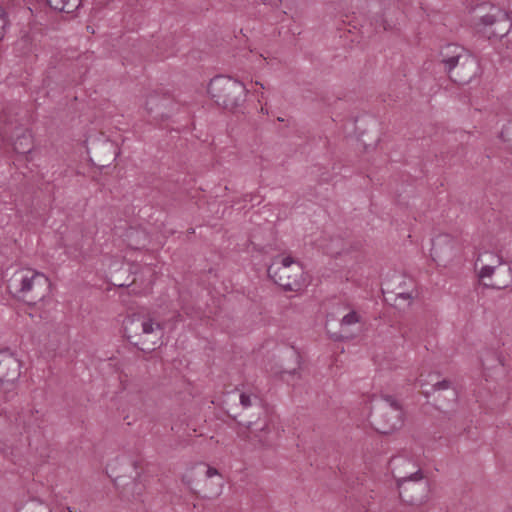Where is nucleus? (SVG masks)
Instances as JSON below:
<instances>
[{
	"label": "nucleus",
	"instance_id": "bb28decb",
	"mask_svg": "<svg viewBox=\"0 0 512 512\" xmlns=\"http://www.w3.org/2000/svg\"><path fill=\"white\" fill-rule=\"evenodd\" d=\"M70 512H81L80 510L78 509H69Z\"/></svg>",
	"mask_w": 512,
	"mask_h": 512
},
{
	"label": "nucleus",
	"instance_id": "2eb2a0df",
	"mask_svg": "<svg viewBox=\"0 0 512 512\" xmlns=\"http://www.w3.org/2000/svg\"><path fill=\"white\" fill-rule=\"evenodd\" d=\"M17 512H51L43 502L37 499H30L23 504L16 506Z\"/></svg>",
	"mask_w": 512,
	"mask_h": 512
},
{
	"label": "nucleus",
	"instance_id": "20e7f679",
	"mask_svg": "<svg viewBox=\"0 0 512 512\" xmlns=\"http://www.w3.org/2000/svg\"><path fill=\"white\" fill-rule=\"evenodd\" d=\"M369 409L371 424L380 433H391L402 425V410L389 396H373Z\"/></svg>",
	"mask_w": 512,
	"mask_h": 512
},
{
	"label": "nucleus",
	"instance_id": "39448f33",
	"mask_svg": "<svg viewBox=\"0 0 512 512\" xmlns=\"http://www.w3.org/2000/svg\"><path fill=\"white\" fill-rule=\"evenodd\" d=\"M124 333L127 339L134 345L144 346L147 342L157 344L162 332L158 323L149 316L133 314L124 320ZM142 350H152L150 347H142Z\"/></svg>",
	"mask_w": 512,
	"mask_h": 512
},
{
	"label": "nucleus",
	"instance_id": "f257e3e1",
	"mask_svg": "<svg viewBox=\"0 0 512 512\" xmlns=\"http://www.w3.org/2000/svg\"><path fill=\"white\" fill-rule=\"evenodd\" d=\"M8 287L28 304H36L49 296L51 284L43 273L20 269L12 275Z\"/></svg>",
	"mask_w": 512,
	"mask_h": 512
},
{
	"label": "nucleus",
	"instance_id": "f03ea898",
	"mask_svg": "<svg viewBox=\"0 0 512 512\" xmlns=\"http://www.w3.org/2000/svg\"><path fill=\"white\" fill-rule=\"evenodd\" d=\"M440 56L454 82L468 83L478 73L479 65L476 58L462 46L448 44L441 49Z\"/></svg>",
	"mask_w": 512,
	"mask_h": 512
},
{
	"label": "nucleus",
	"instance_id": "423d86ee",
	"mask_svg": "<svg viewBox=\"0 0 512 512\" xmlns=\"http://www.w3.org/2000/svg\"><path fill=\"white\" fill-rule=\"evenodd\" d=\"M208 93L218 105L232 109L244 100L246 88L238 80L221 75L210 81Z\"/></svg>",
	"mask_w": 512,
	"mask_h": 512
},
{
	"label": "nucleus",
	"instance_id": "1a4fd4ad",
	"mask_svg": "<svg viewBox=\"0 0 512 512\" xmlns=\"http://www.w3.org/2000/svg\"><path fill=\"white\" fill-rule=\"evenodd\" d=\"M20 376V362L8 350L0 351V382L13 384Z\"/></svg>",
	"mask_w": 512,
	"mask_h": 512
},
{
	"label": "nucleus",
	"instance_id": "0eeeda50",
	"mask_svg": "<svg viewBox=\"0 0 512 512\" xmlns=\"http://www.w3.org/2000/svg\"><path fill=\"white\" fill-rule=\"evenodd\" d=\"M390 468L399 489L404 488L407 483H411L413 487L417 486L422 479V472L418 464L406 456L393 457L390 461ZM419 486L426 489L425 483H419Z\"/></svg>",
	"mask_w": 512,
	"mask_h": 512
},
{
	"label": "nucleus",
	"instance_id": "6e6552de",
	"mask_svg": "<svg viewBox=\"0 0 512 512\" xmlns=\"http://www.w3.org/2000/svg\"><path fill=\"white\" fill-rule=\"evenodd\" d=\"M511 28L512 22L508 13L498 8L482 16L478 23L479 31L488 38H501L507 35Z\"/></svg>",
	"mask_w": 512,
	"mask_h": 512
},
{
	"label": "nucleus",
	"instance_id": "6ab92c4d",
	"mask_svg": "<svg viewBox=\"0 0 512 512\" xmlns=\"http://www.w3.org/2000/svg\"><path fill=\"white\" fill-rule=\"evenodd\" d=\"M240 403L243 407H249L252 404V399L250 395L242 393L240 395Z\"/></svg>",
	"mask_w": 512,
	"mask_h": 512
},
{
	"label": "nucleus",
	"instance_id": "5701e85b",
	"mask_svg": "<svg viewBox=\"0 0 512 512\" xmlns=\"http://www.w3.org/2000/svg\"><path fill=\"white\" fill-rule=\"evenodd\" d=\"M407 501L412 503V504H419V503H421L423 501V499L422 498H414V497H412L411 499H408Z\"/></svg>",
	"mask_w": 512,
	"mask_h": 512
},
{
	"label": "nucleus",
	"instance_id": "4be33fe9",
	"mask_svg": "<svg viewBox=\"0 0 512 512\" xmlns=\"http://www.w3.org/2000/svg\"><path fill=\"white\" fill-rule=\"evenodd\" d=\"M498 367H503V358L500 355H494Z\"/></svg>",
	"mask_w": 512,
	"mask_h": 512
},
{
	"label": "nucleus",
	"instance_id": "f8f14e48",
	"mask_svg": "<svg viewBox=\"0 0 512 512\" xmlns=\"http://www.w3.org/2000/svg\"><path fill=\"white\" fill-rule=\"evenodd\" d=\"M391 286L392 285L388 280H385V282L383 283L382 292L385 295V299L387 301L403 300L409 305L411 302V299H412V295L409 292H405L400 289H399V291L394 290V289H392Z\"/></svg>",
	"mask_w": 512,
	"mask_h": 512
},
{
	"label": "nucleus",
	"instance_id": "7ed1b4c3",
	"mask_svg": "<svg viewBox=\"0 0 512 512\" xmlns=\"http://www.w3.org/2000/svg\"><path fill=\"white\" fill-rule=\"evenodd\" d=\"M267 272L269 277L285 290L298 291L305 286L303 267L290 255L276 256Z\"/></svg>",
	"mask_w": 512,
	"mask_h": 512
},
{
	"label": "nucleus",
	"instance_id": "412c9836",
	"mask_svg": "<svg viewBox=\"0 0 512 512\" xmlns=\"http://www.w3.org/2000/svg\"><path fill=\"white\" fill-rule=\"evenodd\" d=\"M392 277L395 280V282H398L399 284H402L404 282V280H405L402 275H399V274H396V273H394Z\"/></svg>",
	"mask_w": 512,
	"mask_h": 512
},
{
	"label": "nucleus",
	"instance_id": "cd10ccee",
	"mask_svg": "<svg viewBox=\"0 0 512 512\" xmlns=\"http://www.w3.org/2000/svg\"><path fill=\"white\" fill-rule=\"evenodd\" d=\"M484 365H485V366H488V359H486V360L484 361Z\"/></svg>",
	"mask_w": 512,
	"mask_h": 512
},
{
	"label": "nucleus",
	"instance_id": "393cba45",
	"mask_svg": "<svg viewBox=\"0 0 512 512\" xmlns=\"http://www.w3.org/2000/svg\"><path fill=\"white\" fill-rule=\"evenodd\" d=\"M260 429V430H268V424L265 422L264 425H257V429Z\"/></svg>",
	"mask_w": 512,
	"mask_h": 512
},
{
	"label": "nucleus",
	"instance_id": "f3484780",
	"mask_svg": "<svg viewBox=\"0 0 512 512\" xmlns=\"http://www.w3.org/2000/svg\"><path fill=\"white\" fill-rule=\"evenodd\" d=\"M361 321V316L357 311H350L347 314H345L340 322L341 327H350L352 325H355Z\"/></svg>",
	"mask_w": 512,
	"mask_h": 512
},
{
	"label": "nucleus",
	"instance_id": "a878e982",
	"mask_svg": "<svg viewBox=\"0 0 512 512\" xmlns=\"http://www.w3.org/2000/svg\"><path fill=\"white\" fill-rule=\"evenodd\" d=\"M264 3H265V4H268V5L276 6V5H277V3H278V0H275L274 2H270V1H269V2H266V1H264Z\"/></svg>",
	"mask_w": 512,
	"mask_h": 512
},
{
	"label": "nucleus",
	"instance_id": "dca6fc26",
	"mask_svg": "<svg viewBox=\"0 0 512 512\" xmlns=\"http://www.w3.org/2000/svg\"><path fill=\"white\" fill-rule=\"evenodd\" d=\"M484 256H488L491 258V263L484 265L479 271V277L481 279L489 278L494 273V270L497 266L501 264V258L496 254H485Z\"/></svg>",
	"mask_w": 512,
	"mask_h": 512
},
{
	"label": "nucleus",
	"instance_id": "c85d7f7f",
	"mask_svg": "<svg viewBox=\"0 0 512 512\" xmlns=\"http://www.w3.org/2000/svg\"><path fill=\"white\" fill-rule=\"evenodd\" d=\"M451 394H452L453 397H455V395H456L454 390L451 392Z\"/></svg>",
	"mask_w": 512,
	"mask_h": 512
},
{
	"label": "nucleus",
	"instance_id": "aec40b11",
	"mask_svg": "<svg viewBox=\"0 0 512 512\" xmlns=\"http://www.w3.org/2000/svg\"><path fill=\"white\" fill-rule=\"evenodd\" d=\"M206 487H207V493H208V496L210 497L211 489H212L213 487H215V480H207V479H206Z\"/></svg>",
	"mask_w": 512,
	"mask_h": 512
},
{
	"label": "nucleus",
	"instance_id": "b1692460",
	"mask_svg": "<svg viewBox=\"0 0 512 512\" xmlns=\"http://www.w3.org/2000/svg\"><path fill=\"white\" fill-rule=\"evenodd\" d=\"M490 285L497 287V288H502V287H505L507 285V283L500 284V283L495 282V283H491Z\"/></svg>",
	"mask_w": 512,
	"mask_h": 512
},
{
	"label": "nucleus",
	"instance_id": "9b49d317",
	"mask_svg": "<svg viewBox=\"0 0 512 512\" xmlns=\"http://www.w3.org/2000/svg\"><path fill=\"white\" fill-rule=\"evenodd\" d=\"M418 385L423 389V393L428 396L432 392L447 390L450 388V382L447 380H440L436 372L421 373L418 380Z\"/></svg>",
	"mask_w": 512,
	"mask_h": 512
},
{
	"label": "nucleus",
	"instance_id": "9d476101",
	"mask_svg": "<svg viewBox=\"0 0 512 512\" xmlns=\"http://www.w3.org/2000/svg\"><path fill=\"white\" fill-rule=\"evenodd\" d=\"M455 247L456 242L452 236L441 234L433 240L431 255L435 261H443L453 256Z\"/></svg>",
	"mask_w": 512,
	"mask_h": 512
},
{
	"label": "nucleus",
	"instance_id": "ddd939ff",
	"mask_svg": "<svg viewBox=\"0 0 512 512\" xmlns=\"http://www.w3.org/2000/svg\"><path fill=\"white\" fill-rule=\"evenodd\" d=\"M205 476L207 480H215V487L211 489L210 497H218L222 493L224 487L223 476L216 468L211 466H207Z\"/></svg>",
	"mask_w": 512,
	"mask_h": 512
},
{
	"label": "nucleus",
	"instance_id": "4468645a",
	"mask_svg": "<svg viewBox=\"0 0 512 512\" xmlns=\"http://www.w3.org/2000/svg\"><path fill=\"white\" fill-rule=\"evenodd\" d=\"M49 6L57 11L72 13L81 5V0H47Z\"/></svg>",
	"mask_w": 512,
	"mask_h": 512
},
{
	"label": "nucleus",
	"instance_id": "a211bd4d",
	"mask_svg": "<svg viewBox=\"0 0 512 512\" xmlns=\"http://www.w3.org/2000/svg\"><path fill=\"white\" fill-rule=\"evenodd\" d=\"M8 25L7 15L4 9L0 6V40L5 34V29Z\"/></svg>",
	"mask_w": 512,
	"mask_h": 512
}]
</instances>
